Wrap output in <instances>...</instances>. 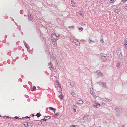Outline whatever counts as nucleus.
I'll use <instances>...</instances> for the list:
<instances>
[{
    "instance_id": "nucleus-1",
    "label": "nucleus",
    "mask_w": 127,
    "mask_h": 127,
    "mask_svg": "<svg viewBox=\"0 0 127 127\" xmlns=\"http://www.w3.org/2000/svg\"><path fill=\"white\" fill-rule=\"evenodd\" d=\"M116 115L118 116H119L123 112L122 109L117 107L116 109Z\"/></svg>"
},
{
    "instance_id": "nucleus-2",
    "label": "nucleus",
    "mask_w": 127,
    "mask_h": 127,
    "mask_svg": "<svg viewBox=\"0 0 127 127\" xmlns=\"http://www.w3.org/2000/svg\"><path fill=\"white\" fill-rule=\"evenodd\" d=\"M32 122L33 124H36L37 125H41L42 124V122L41 120L38 121L34 120L32 121Z\"/></svg>"
},
{
    "instance_id": "nucleus-3",
    "label": "nucleus",
    "mask_w": 127,
    "mask_h": 127,
    "mask_svg": "<svg viewBox=\"0 0 127 127\" xmlns=\"http://www.w3.org/2000/svg\"><path fill=\"white\" fill-rule=\"evenodd\" d=\"M97 83L99 85H101L102 87L106 88V87L105 86L106 83H103V82H97Z\"/></svg>"
},
{
    "instance_id": "nucleus-4",
    "label": "nucleus",
    "mask_w": 127,
    "mask_h": 127,
    "mask_svg": "<svg viewBox=\"0 0 127 127\" xmlns=\"http://www.w3.org/2000/svg\"><path fill=\"white\" fill-rule=\"evenodd\" d=\"M51 39L54 40V39H56V38L57 37V35L55 34L54 33H53L51 34Z\"/></svg>"
},
{
    "instance_id": "nucleus-5",
    "label": "nucleus",
    "mask_w": 127,
    "mask_h": 127,
    "mask_svg": "<svg viewBox=\"0 0 127 127\" xmlns=\"http://www.w3.org/2000/svg\"><path fill=\"white\" fill-rule=\"evenodd\" d=\"M83 101L81 99H79L77 102V103L79 105H81L83 103Z\"/></svg>"
},
{
    "instance_id": "nucleus-6",
    "label": "nucleus",
    "mask_w": 127,
    "mask_h": 127,
    "mask_svg": "<svg viewBox=\"0 0 127 127\" xmlns=\"http://www.w3.org/2000/svg\"><path fill=\"white\" fill-rule=\"evenodd\" d=\"M90 116L89 115H87L86 116H84L83 118V120H88L90 119Z\"/></svg>"
},
{
    "instance_id": "nucleus-7",
    "label": "nucleus",
    "mask_w": 127,
    "mask_h": 127,
    "mask_svg": "<svg viewBox=\"0 0 127 127\" xmlns=\"http://www.w3.org/2000/svg\"><path fill=\"white\" fill-rule=\"evenodd\" d=\"M117 54L118 56H121L122 55V54L121 51L120 49H119L117 51Z\"/></svg>"
},
{
    "instance_id": "nucleus-8",
    "label": "nucleus",
    "mask_w": 127,
    "mask_h": 127,
    "mask_svg": "<svg viewBox=\"0 0 127 127\" xmlns=\"http://www.w3.org/2000/svg\"><path fill=\"white\" fill-rule=\"evenodd\" d=\"M96 73L97 75H99V77H101L102 76L101 72L100 70H98L97 71Z\"/></svg>"
},
{
    "instance_id": "nucleus-9",
    "label": "nucleus",
    "mask_w": 127,
    "mask_h": 127,
    "mask_svg": "<svg viewBox=\"0 0 127 127\" xmlns=\"http://www.w3.org/2000/svg\"><path fill=\"white\" fill-rule=\"evenodd\" d=\"M56 41L57 39H54L52 40V43L54 47H56L57 46Z\"/></svg>"
},
{
    "instance_id": "nucleus-10",
    "label": "nucleus",
    "mask_w": 127,
    "mask_h": 127,
    "mask_svg": "<svg viewBox=\"0 0 127 127\" xmlns=\"http://www.w3.org/2000/svg\"><path fill=\"white\" fill-rule=\"evenodd\" d=\"M59 83L58 84V86L57 87V90L59 92H60L62 91L61 88L60 87V85L59 84Z\"/></svg>"
},
{
    "instance_id": "nucleus-11",
    "label": "nucleus",
    "mask_w": 127,
    "mask_h": 127,
    "mask_svg": "<svg viewBox=\"0 0 127 127\" xmlns=\"http://www.w3.org/2000/svg\"><path fill=\"white\" fill-rule=\"evenodd\" d=\"M90 93L92 95H93V96L94 97V98H96V97H97V96H96L95 95V93H94V92L93 91H90Z\"/></svg>"
},
{
    "instance_id": "nucleus-12",
    "label": "nucleus",
    "mask_w": 127,
    "mask_h": 127,
    "mask_svg": "<svg viewBox=\"0 0 127 127\" xmlns=\"http://www.w3.org/2000/svg\"><path fill=\"white\" fill-rule=\"evenodd\" d=\"M89 43L90 44H92L94 43H95V41L94 40H91V38L89 39L88 40Z\"/></svg>"
},
{
    "instance_id": "nucleus-13",
    "label": "nucleus",
    "mask_w": 127,
    "mask_h": 127,
    "mask_svg": "<svg viewBox=\"0 0 127 127\" xmlns=\"http://www.w3.org/2000/svg\"><path fill=\"white\" fill-rule=\"evenodd\" d=\"M48 65L49 66V68L50 69H53V66L52 65V63H51V61L50 62V63H49L48 64Z\"/></svg>"
},
{
    "instance_id": "nucleus-14",
    "label": "nucleus",
    "mask_w": 127,
    "mask_h": 127,
    "mask_svg": "<svg viewBox=\"0 0 127 127\" xmlns=\"http://www.w3.org/2000/svg\"><path fill=\"white\" fill-rule=\"evenodd\" d=\"M28 17V21H31L32 19V17L31 16V15L30 14L29 15Z\"/></svg>"
},
{
    "instance_id": "nucleus-15",
    "label": "nucleus",
    "mask_w": 127,
    "mask_h": 127,
    "mask_svg": "<svg viewBox=\"0 0 127 127\" xmlns=\"http://www.w3.org/2000/svg\"><path fill=\"white\" fill-rule=\"evenodd\" d=\"M98 105L100 106V104L97 103H95V104H94L93 105L94 107H95L96 108L97 107Z\"/></svg>"
},
{
    "instance_id": "nucleus-16",
    "label": "nucleus",
    "mask_w": 127,
    "mask_h": 127,
    "mask_svg": "<svg viewBox=\"0 0 127 127\" xmlns=\"http://www.w3.org/2000/svg\"><path fill=\"white\" fill-rule=\"evenodd\" d=\"M77 108V106L75 105H73V109L74 112H75L76 111V109Z\"/></svg>"
},
{
    "instance_id": "nucleus-17",
    "label": "nucleus",
    "mask_w": 127,
    "mask_h": 127,
    "mask_svg": "<svg viewBox=\"0 0 127 127\" xmlns=\"http://www.w3.org/2000/svg\"><path fill=\"white\" fill-rule=\"evenodd\" d=\"M106 56H102V57H101V58L103 60V61H106Z\"/></svg>"
},
{
    "instance_id": "nucleus-18",
    "label": "nucleus",
    "mask_w": 127,
    "mask_h": 127,
    "mask_svg": "<svg viewBox=\"0 0 127 127\" xmlns=\"http://www.w3.org/2000/svg\"><path fill=\"white\" fill-rule=\"evenodd\" d=\"M32 123H28V127H32Z\"/></svg>"
},
{
    "instance_id": "nucleus-19",
    "label": "nucleus",
    "mask_w": 127,
    "mask_h": 127,
    "mask_svg": "<svg viewBox=\"0 0 127 127\" xmlns=\"http://www.w3.org/2000/svg\"><path fill=\"white\" fill-rule=\"evenodd\" d=\"M104 99L106 101H108L109 102H110L111 101V100L110 99H108L107 98H105Z\"/></svg>"
},
{
    "instance_id": "nucleus-20",
    "label": "nucleus",
    "mask_w": 127,
    "mask_h": 127,
    "mask_svg": "<svg viewBox=\"0 0 127 127\" xmlns=\"http://www.w3.org/2000/svg\"><path fill=\"white\" fill-rule=\"evenodd\" d=\"M23 43H24L25 47L26 48H28V47H29V46L26 43L25 41H23Z\"/></svg>"
},
{
    "instance_id": "nucleus-21",
    "label": "nucleus",
    "mask_w": 127,
    "mask_h": 127,
    "mask_svg": "<svg viewBox=\"0 0 127 127\" xmlns=\"http://www.w3.org/2000/svg\"><path fill=\"white\" fill-rule=\"evenodd\" d=\"M71 41H72L74 39H75V37H73L72 36H70L69 37Z\"/></svg>"
},
{
    "instance_id": "nucleus-22",
    "label": "nucleus",
    "mask_w": 127,
    "mask_h": 127,
    "mask_svg": "<svg viewBox=\"0 0 127 127\" xmlns=\"http://www.w3.org/2000/svg\"><path fill=\"white\" fill-rule=\"evenodd\" d=\"M36 87L35 86H33L32 89H31V91H33L36 90Z\"/></svg>"
},
{
    "instance_id": "nucleus-23",
    "label": "nucleus",
    "mask_w": 127,
    "mask_h": 127,
    "mask_svg": "<svg viewBox=\"0 0 127 127\" xmlns=\"http://www.w3.org/2000/svg\"><path fill=\"white\" fill-rule=\"evenodd\" d=\"M41 114L39 113H37L36 114V116L37 117H40V116H41Z\"/></svg>"
},
{
    "instance_id": "nucleus-24",
    "label": "nucleus",
    "mask_w": 127,
    "mask_h": 127,
    "mask_svg": "<svg viewBox=\"0 0 127 127\" xmlns=\"http://www.w3.org/2000/svg\"><path fill=\"white\" fill-rule=\"evenodd\" d=\"M28 122H25L24 123V125L25 127H28Z\"/></svg>"
},
{
    "instance_id": "nucleus-25",
    "label": "nucleus",
    "mask_w": 127,
    "mask_h": 127,
    "mask_svg": "<svg viewBox=\"0 0 127 127\" xmlns=\"http://www.w3.org/2000/svg\"><path fill=\"white\" fill-rule=\"evenodd\" d=\"M71 95L72 96H75L76 94L74 92H73L72 93Z\"/></svg>"
},
{
    "instance_id": "nucleus-26",
    "label": "nucleus",
    "mask_w": 127,
    "mask_h": 127,
    "mask_svg": "<svg viewBox=\"0 0 127 127\" xmlns=\"http://www.w3.org/2000/svg\"><path fill=\"white\" fill-rule=\"evenodd\" d=\"M124 46L126 49H127V44L124 43Z\"/></svg>"
},
{
    "instance_id": "nucleus-27",
    "label": "nucleus",
    "mask_w": 127,
    "mask_h": 127,
    "mask_svg": "<svg viewBox=\"0 0 127 127\" xmlns=\"http://www.w3.org/2000/svg\"><path fill=\"white\" fill-rule=\"evenodd\" d=\"M75 45L77 46H79L80 45V42L78 41H77L75 43Z\"/></svg>"
},
{
    "instance_id": "nucleus-28",
    "label": "nucleus",
    "mask_w": 127,
    "mask_h": 127,
    "mask_svg": "<svg viewBox=\"0 0 127 127\" xmlns=\"http://www.w3.org/2000/svg\"><path fill=\"white\" fill-rule=\"evenodd\" d=\"M45 118V120H46L47 119H49L50 118L49 116H46L44 117Z\"/></svg>"
},
{
    "instance_id": "nucleus-29",
    "label": "nucleus",
    "mask_w": 127,
    "mask_h": 127,
    "mask_svg": "<svg viewBox=\"0 0 127 127\" xmlns=\"http://www.w3.org/2000/svg\"><path fill=\"white\" fill-rule=\"evenodd\" d=\"M77 41V39H74L72 41L73 43H75Z\"/></svg>"
},
{
    "instance_id": "nucleus-30",
    "label": "nucleus",
    "mask_w": 127,
    "mask_h": 127,
    "mask_svg": "<svg viewBox=\"0 0 127 127\" xmlns=\"http://www.w3.org/2000/svg\"><path fill=\"white\" fill-rule=\"evenodd\" d=\"M106 56V55L105 54H103L102 53H101L100 54V56L101 57H102V56Z\"/></svg>"
},
{
    "instance_id": "nucleus-31",
    "label": "nucleus",
    "mask_w": 127,
    "mask_h": 127,
    "mask_svg": "<svg viewBox=\"0 0 127 127\" xmlns=\"http://www.w3.org/2000/svg\"><path fill=\"white\" fill-rule=\"evenodd\" d=\"M59 115V113H56L55 114H54V117H55L58 116Z\"/></svg>"
},
{
    "instance_id": "nucleus-32",
    "label": "nucleus",
    "mask_w": 127,
    "mask_h": 127,
    "mask_svg": "<svg viewBox=\"0 0 127 127\" xmlns=\"http://www.w3.org/2000/svg\"><path fill=\"white\" fill-rule=\"evenodd\" d=\"M68 28L69 29H73V28H74V26H70L68 27Z\"/></svg>"
},
{
    "instance_id": "nucleus-33",
    "label": "nucleus",
    "mask_w": 127,
    "mask_h": 127,
    "mask_svg": "<svg viewBox=\"0 0 127 127\" xmlns=\"http://www.w3.org/2000/svg\"><path fill=\"white\" fill-rule=\"evenodd\" d=\"M49 109L51 110H55V109L53 108L52 107H49Z\"/></svg>"
},
{
    "instance_id": "nucleus-34",
    "label": "nucleus",
    "mask_w": 127,
    "mask_h": 127,
    "mask_svg": "<svg viewBox=\"0 0 127 127\" xmlns=\"http://www.w3.org/2000/svg\"><path fill=\"white\" fill-rule=\"evenodd\" d=\"M109 1L111 3H113L114 2V0H110Z\"/></svg>"
},
{
    "instance_id": "nucleus-35",
    "label": "nucleus",
    "mask_w": 127,
    "mask_h": 127,
    "mask_svg": "<svg viewBox=\"0 0 127 127\" xmlns=\"http://www.w3.org/2000/svg\"><path fill=\"white\" fill-rule=\"evenodd\" d=\"M78 29L79 30H80V31L81 32L82 31L83 29V28H82V27H81V28H78Z\"/></svg>"
},
{
    "instance_id": "nucleus-36",
    "label": "nucleus",
    "mask_w": 127,
    "mask_h": 127,
    "mask_svg": "<svg viewBox=\"0 0 127 127\" xmlns=\"http://www.w3.org/2000/svg\"><path fill=\"white\" fill-rule=\"evenodd\" d=\"M71 4H72V5H74V4H75V3L74 2L72 1L71 0Z\"/></svg>"
},
{
    "instance_id": "nucleus-37",
    "label": "nucleus",
    "mask_w": 127,
    "mask_h": 127,
    "mask_svg": "<svg viewBox=\"0 0 127 127\" xmlns=\"http://www.w3.org/2000/svg\"><path fill=\"white\" fill-rule=\"evenodd\" d=\"M26 118H30V117H28V116H26L25 117H23L22 118V119L24 120H25Z\"/></svg>"
},
{
    "instance_id": "nucleus-38",
    "label": "nucleus",
    "mask_w": 127,
    "mask_h": 127,
    "mask_svg": "<svg viewBox=\"0 0 127 127\" xmlns=\"http://www.w3.org/2000/svg\"><path fill=\"white\" fill-rule=\"evenodd\" d=\"M59 97L61 99H63V98L62 97V95H60L59 96Z\"/></svg>"
},
{
    "instance_id": "nucleus-39",
    "label": "nucleus",
    "mask_w": 127,
    "mask_h": 127,
    "mask_svg": "<svg viewBox=\"0 0 127 127\" xmlns=\"http://www.w3.org/2000/svg\"><path fill=\"white\" fill-rule=\"evenodd\" d=\"M100 42L101 43H103L104 42V41H103V38L100 40Z\"/></svg>"
},
{
    "instance_id": "nucleus-40",
    "label": "nucleus",
    "mask_w": 127,
    "mask_h": 127,
    "mask_svg": "<svg viewBox=\"0 0 127 127\" xmlns=\"http://www.w3.org/2000/svg\"><path fill=\"white\" fill-rule=\"evenodd\" d=\"M121 1L123 3H125L127 1L126 0H121Z\"/></svg>"
},
{
    "instance_id": "nucleus-41",
    "label": "nucleus",
    "mask_w": 127,
    "mask_h": 127,
    "mask_svg": "<svg viewBox=\"0 0 127 127\" xmlns=\"http://www.w3.org/2000/svg\"><path fill=\"white\" fill-rule=\"evenodd\" d=\"M78 13L79 14L82 15V12L81 11H80L78 12Z\"/></svg>"
},
{
    "instance_id": "nucleus-42",
    "label": "nucleus",
    "mask_w": 127,
    "mask_h": 127,
    "mask_svg": "<svg viewBox=\"0 0 127 127\" xmlns=\"http://www.w3.org/2000/svg\"><path fill=\"white\" fill-rule=\"evenodd\" d=\"M69 127H75V125H72L70 126Z\"/></svg>"
},
{
    "instance_id": "nucleus-43",
    "label": "nucleus",
    "mask_w": 127,
    "mask_h": 127,
    "mask_svg": "<svg viewBox=\"0 0 127 127\" xmlns=\"http://www.w3.org/2000/svg\"><path fill=\"white\" fill-rule=\"evenodd\" d=\"M90 91H93V89L92 88H90Z\"/></svg>"
},
{
    "instance_id": "nucleus-44",
    "label": "nucleus",
    "mask_w": 127,
    "mask_h": 127,
    "mask_svg": "<svg viewBox=\"0 0 127 127\" xmlns=\"http://www.w3.org/2000/svg\"><path fill=\"white\" fill-rule=\"evenodd\" d=\"M45 119V118L44 117V118L43 119H42L41 120L44 121H46V120Z\"/></svg>"
},
{
    "instance_id": "nucleus-45",
    "label": "nucleus",
    "mask_w": 127,
    "mask_h": 127,
    "mask_svg": "<svg viewBox=\"0 0 127 127\" xmlns=\"http://www.w3.org/2000/svg\"><path fill=\"white\" fill-rule=\"evenodd\" d=\"M125 9L127 10V5L125 6L124 7Z\"/></svg>"
},
{
    "instance_id": "nucleus-46",
    "label": "nucleus",
    "mask_w": 127,
    "mask_h": 127,
    "mask_svg": "<svg viewBox=\"0 0 127 127\" xmlns=\"http://www.w3.org/2000/svg\"><path fill=\"white\" fill-rule=\"evenodd\" d=\"M59 36V35H58V36H57V38H56V39H59V38H58V37Z\"/></svg>"
},
{
    "instance_id": "nucleus-47",
    "label": "nucleus",
    "mask_w": 127,
    "mask_h": 127,
    "mask_svg": "<svg viewBox=\"0 0 127 127\" xmlns=\"http://www.w3.org/2000/svg\"><path fill=\"white\" fill-rule=\"evenodd\" d=\"M18 118L19 117H17V116H15L14 117V118L16 119Z\"/></svg>"
},
{
    "instance_id": "nucleus-48",
    "label": "nucleus",
    "mask_w": 127,
    "mask_h": 127,
    "mask_svg": "<svg viewBox=\"0 0 127 127\" xmlns=\"http://www.w3.org/2000/svg\"><path fill=\"white\" fill-rule=\"evenodd\" d=\"M119 65H120V64L119 63H118V65L117 66L118 67H119Z\"/></svg>"
},
{
    "instance_id": "nucleus-49",
    "label": "nucleus",
    "mask_w": 127,
    "mask_h": 127,
    "mask_svg": "<svg viewBox=\"0 0 127 127\" xmlns=\"http://www.w3.org/2000/svg\"><path fill=\"white\" fill-rule=\"evenodd\" d=\"M56 109H55V110H53V111L54 112V113H55V111H56Z\"/></svg>"
},
{
    "instance_id": "nucleus-50",
    "label": "nucleus",
    "mask_w": 127,
    "mask_h": 127,
    "mask_svg": "<svg viewBox=\"0 0 127 127\" xmlns=\"http://www.w3.org/2000/svg\"><path fill=\"white\" fill-rule=\"evenodd\" d=\"M32 115L33 116H34V115L33 114H32Z\"/></svg>"
},
{
    "instance_id": "nucleus-51",
    "label": "nucleus",
    "mask_w": 127,
    "mask_h": 127,
    "mask_svg": "<svg viewBox=\"0 0 127 127\" xmlns=\"http://www.w3.org/2000/svg\"><path fill=\"white\" fill-rule=\"evenodd\" d=\"M51 59H52V60H53V58H52L51 57Z\"/></svg>"
},
{
    "instance_id": "nucleus-52",
    "label": "nucleus",
    "mask_w": 127,
    "mask_h": 127,
    "mask_svg": "<svg viewBox=\"0 0 127 127\" xmlns=\"http://www.w3.org/2000/svg\"><path fill=\"white\" fill-rule=\"evenodd\" d=\"M24 16H26V15H24Z\"/></svg>"
},
{
    "instance_id": "nucleus-53",
    "label": "nucleus",
    "mask_w": 127,
    "mask_h": 127,
    "mask_svg": "<svg viewBox=\"0 0 127 127\" xmlns=\"http://www.w3.org/2000/svg\"><path fill=\"white\" fill-rule=\"evenodd\" d=\"M1 115H0V117H1Z\"/></svg>"
},
{
    "instance_id": "nucleus-54",
    "label": "nucleus",
    "mask_w": 127,
    "mask_h": 127,
    "mask_svg": "<svg viewBox=\"0 0 127 127\" xmlns=\"http://www.w3.org/2000/svg\"><path fill=\"white\" fill-rule=\"evenodd\" d=\"M124 125H123V126L124 127Z\"/></svg>"
},
{
    "instance_id": "nucleus-55",
    "label": "nucleus",
    "mask_w": 127,
    "mask_h": 127,
    "mask_svg": "<svg viewBox=\"0 0 127 127\" xmlns=\"http://www.w3.org/2000/svg\"><path fill=\"white\" fill-rule=\"evenodd\" d=\"M126 0V1H127V0Z\"/></svg>"
}]
</instances>
